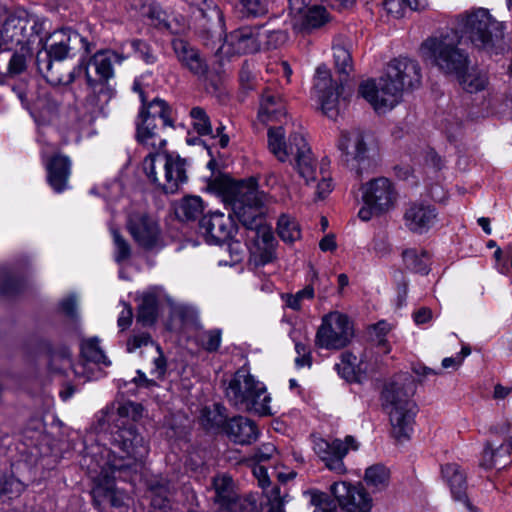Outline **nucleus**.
Instances as JSON below:
<instances>
[{
  "mask_svg": "<svg viewBox=\"0 0 512 512\" xmlns=\"http://www.w3.org/2000/svg\"><path fill=\"white\" fill-rule=\"evenodd\" d=\"M421 84V68L409 58L391 60L385 73L375 80L360 84L359 93L378 112L392 109L401 99L404 90L414 89Z\"/></svg>",
  "mask_w": 512,
  "mask_h": 512,
  "instance_id": "nucleus-1",
  "label": "nucleus"
},
{
  "mask_svg": "<svg viewBox=\"0 0 512 512\" xmlns=\"http://www.w3.org/2000/svg\"><path fill=\"white\" fill-rule=\"evenodd\" d=\"M214 186L223 199L231 204L239 221L250 231L263 223L262 207L267 201V195L258 190L256 179L236 181L223 176L215 180Z\"/></svg>",
  "mask_w": 512,
  "mask_h": 512,
  "instance_id": "nucleus-2",
  "label": "nucleus"
},
{
  "mask_svg": "<svg viewBox=\"0 0 512 512\" xmlns=\"http://www.w3.org/2000/svg\"><path fill=\"white\" fill-rule=\"evenodd\" d=\"M283 126L270 127L267 132L268 149L280 162H291L307 185L318 180L317 162L304 135L293 132L286 141Z\"/></svg>",
  "mask_w": 512,
  "mask_h": 512,
  "instance_id": "nucleus-3",
  "label": "nucleus"
},
{
  "mask_svg": "<svg viewBox=\"0 0 512 512\" xmlns=\"http://www.w3.org/2000/svg\"><path fill=\"white\" fill-rule=\"evenodd\" d=\"M122 43L118 50L105 48L89 55L86 53L80 59L81 74L84 73L87 85L93 90L86 97V102L90 106L91 112L102 109L103 105L96 94V89L100 86V94H108L109 89L106 85L115 77V65L122 64L130 57V53L125 51V45Z\"/></svg>",
  "mask_w": 512,
  "mask_h": 512,
  "instance_id": "nucleus-4",
  "label": "nucleus"
},
{
  "mask_svg": "<svg viewBox=\"0 0 512 512\" xmlns=\"http://www.w3.org/2000/svg\"><path fill=\"white\" fill-rule=\"evenodd\" d=\"M111 431L110 443L113 450L107 453V461L102 467L111 470L112 473H119L121 479L126 471L136 470L138 464L142 463L148 455L149 448L144 438L137 433L133 423H121Z\"/></svg>",
  "mask_w": 512,
  "mask_h": 512,
  "instance_id": "nucleus-5",
  "label": "nucleus"
},
{
  "mask_svg": "<svg viewBox=\"0 0 512 512\" xmlns=\"http://www.w3.org/2000/svg\"><path fill=\"white\" fill-rule=\"evenodd\" d=\"M456 29L461 40L470 42L477 49L498 53L505 48L503 25L486 9L460 15Z\"/></svg>",
  "mask_w": 512,
  "mask_h": 512,
  "instance_id": "nucleus-6",
  "label": "nucleus"
},
{
  "mask_svg": "<svg viewBox=\"0 0 512 512\" xmlns=\"http://www.w3.org/2000/svg\"><path fill=\"white\" fill-rule=\"evenodd\" d=\"M187 160L166 150L149 152L142 167L149 182L165 194L177 193L188 181Z\"/></svg>",
  "mask_w": 512,
  "mask_h": 512,
  "instance_id": "nucleus-7",
  "label": "nucleus"
},
{
  "mask_svg": "<svg viewBox=\"0 0 512 512\" xmlns=\"http://www.w3.org/2000/svg\"><path fill=\"white\" fill-rule=\"evenodd\" d=\"M412 392L405 382L388 383L383 392V407L389 415L391 434L398 441L409 439L416 415Z\"/></svg>",
  "mask_w": 512,
  "mask_h": 512,
  "instance_id": "nucleus-8",
  "label": "nucleus"
},
{
  "mask_svg": "<svg viewBox=\"0 0 512 512\" xmlns=\"http://www.w3.org/2000/svg\"><path fill=\"white\" fill-rule=\"evenodd\" d=\"M226 397L231 405L260 416L272 415L271 397L265 385L245 370H238L229 381Z\"/></svg>",
  "mask_w": 512,
  "mask_h": 512,
  "instance_id": "nucleus-9",
  "label": "nucleus"
},
{
  "mask_svg": "<svg viewBox=\"0 0 512 512\" xmlns=\"http://www.w3.org/2000/svg\"><path fill=\"white\" fill-rule=\"evenodd\" d=\"M283 38V33L279 31H263L260 27L244 26L225 36L218 53L225 57L255 53L260 50L265 39L268 40L266 44L270 47L272 46V40L278 41Z\"/></svg>",
  "mask_w": 512,
  "mask_h": 512,
  "instance_id": "nucleus-10",
  "label": "nucleus"
},
{
  "mask_svg": "<svg viewBox=\"0 0 512 512\" xmlns=\"http://www.w3.org/2000/svg\"><path fill=\"white\" fill-rule=\"evenodd\" d=\"M354 337V325L351 319L339 311H331L321 319L315 345L321 349L340 350L348 346Z\"/></svg>",
  "mask_w": 512,
  "mask_h": 512,
  "instance_id": "nucleus-11",
  "label": "nucleus"
},
{
  "mask_svg": "<svg viewBox=\"0 0 512 512\" xmlns=\"http://www.w3.org/2000/svg\"><path fill=\"white\" fill-rule=\"evenodd\" d=\"M425 57L446 74L458 75L468 66V56L449 37L430 38L422 45Z\"/></svg>",
  "mask_w": 512,
  "mask_h": 512,
  "instance_id": "nucleus-12",
  "label": "nucleus"
},
{
  "mask_svg": "<svg viewBox=\"0 0 512 512\" xmlns=\"http://www.w3.org/2000/svg\"><path fill=\"white\" fill-rule=\"evenodd\" d=\"M126 229L134 242L145 250H154L163 245L160 224L155 217L144 211L128 214Z\"/></svg>",
  "mask_w": 512,
  "mask_h": 512,
  "instance_id": "nucleus-13",
  "label": "nucleus"
},
{
  "mask_svg": "<svg viewBox=\"0 0 512 512\" xmlns=\"http://www.w3.org/2000/svg\"><path fill=\"white\" fill-rule=\"evenodd\" d=\"M359 444L353 436H346L344 440L333 439L328 441L324 438H316L313 442V450L324 462L325 466L337 473L344 474L346 467L343 459L350 450H357Z\"/></svg>",
  "mask_w": 512,
  "mask_h": 512,
  "instance_id": "nucleus-14",
  "label": "nucleus"
},
{
  "mask_svg": "<svg viewBox=\"0 0 512 512\" xmlns=\"http://www.w3.org/2000/svg\"><path fill=\"white\" fill-rule=\"evenodd\" d=\"M77 45H80V48L87 54H90L95 48V44L80 36L76 31L67 28L56 30L46 39L43 59L64 61Z\"/></svg>",
  "mask_w": 512,
  "mask_h": 512,
  "instance_id": "nucleus-15",
  "label": "nucleus"
},
{
  "mask_svg": "<svg viewBox=\"0 0 512 512\" xmlns=\"http://www.w3.org/2000/svg\"><path fill=\"white\" fill-rule=\"evenodd\" d=\"M362 201L372 206L378 214L392 210L397 202L398 193L393 183L386 177L374 178L361 187Z\"/></svg>",
  "mask_w": 512,
  "mask_h": 512,
  "instance_id": "nucleus-16",
  "label": "nucleus"
},
{
  "mask_svg": "<svg viewBox=\"0 0 512 512\" xmlns=\"http://www.w3.org/2000/svg\"><path fill=\"white\" fill-rule=\"evenodd\" d=\"M339 89L338 84L332 80L329 70L325 66H319L316 70L314 95L322 112L331 119H335L340 111Z\"/></svg>",
  "mask_w": 512,
  "mask_h": 512,
  "instance_id": "nucleus-17",
  "label": "nucleus"
},
{
  "mask_svg": "<svg viewBox=\"0 0 512 512\" xmlns=\"http://www.w3.org/2000/svg\"><path fill=\"white\" fill-rule=\"evenodd\" d=\"M331 493L346 512H370L372 509L373 500L360 484L351 485L345 481L336 482L331 485Z\"/></svg>",
  "mask_w": 512,
  "mask_h": 512,
  "instance_id": "nucleus-18",
  "label": "nucleus"
},
{
  "mask_svg": "<svg viewBox=\"0 0 512 512\" xmlns=\"http://www.w3.org/2000/svg\"><path fill=\"white\" fill-rule=\"evenodd\" d=\"M81 355L85 363L73 365L70 356L68 354H63L60 357L62 365L59 368V371L66 372L67 367H69L73 370L76 377H82L86 380H90L93 376L86 372V365L90 363L95 365L102 364L106 367L110 365V361L100 348L99 340L97 338H90L82 342ZM53 369L58 370L57 367H53Z\"/></svg>",
  "mask_w": 512,
  "mask_h": 512,
  "instance_id": "nucleus-19",
  "label": "nucleus"
},
{
  "mask_svg": "<svg viewBox=\"0 0 512 512\" xmlns=\"http://www.w3.org/2000/svg\"><path fill=\"white\" fill-rule=\"evenodd\" d=\"M136 140L139 145L149 150V152L164 151L167 145L166 139L159 134L154 117L146 109L145 104L139 112L136 123Z\"/></svg>",
  "mask_w": 512,
  "mask_h": 512,
  "instance_id": "nucleus-20",
  "label": "nucleus"
},
{
  "mask_svg": "<svg viewBox=\"0 0 512 512\" xmlns=\"http://www.w3.org/2000/svg\"><path fill=\"white\" fill-rule=\"evenodd\" d=\"M213 486L215 489L217 512H243L246 509L247 500L236 493L230 476L221 475L215 477Z\"/></svg>",
  "mask_w": 512,
  "mask_h": 512,
  "instance_id": "nucleus-21",
  "label": "nucleus"
},
{
  "mask_svg": "<svg viewBox=\"0 0 512 512\" xmlns=\"http://www.w3.org/2000/svg\"><path fill=\"white\" fill-rule=\"evenodd\" d=\"M37 67L46 80L53 85H69L81 74L80 62L68 67L63 60L42 59L41 52L37 54Z\"/></svg>",
  "mask_w": 512,
  "mask_h": 512,
  "instance_id": "nucleus-22",
  "label": "nucleus"
},
{
  "mask_svg": "<svg viewBox=\"0 0 512 512\" xmlns=\"http://www.w3.org/2000/svg\"><path fill=\"white\" fill-rule=\"evenodd\" d=\"M171 46L183 68L197 77H204L207 74L208 64L196 47L182 38H174Z\"/></svg>",
  "mask_w": 512,
  "mask_h": 512,
  "instance_id": "nucleus-23",
  "label": "nucleus"
},
{
  "mask_svg": "<svg viewBox=\"0 0 512 512\" xmlns=\"http://www.w3.org/2000/svg\"><path fill=\"white\" fill-rule=\"evenodd\" d=\"M200 229L209 243L220 244L232 237L234 224L229 216L221 212H213L201 219Z\"/></svg>",
  "mask_w": 512,
  "mask_h": 512,
  "instance_id": "nucleus-24",
  "label": "nucleus"
},
{
  "mask_svg": "<svg viewBox=\"0 0 512 512\" xmlns=\"http://www.w3.org/2000/svg\"><path fill=\"white\" fill-rule=\"evenodd\" d=\"M143 347L150 348L155 354L153 356V368L150 370V374L157 379H162L167 370V362L161 347L154 343L149 333L134 330L126 342L127 352L133 353Z\"/></svg>",
  "mask_w": 512,
  "mask_h": 512,
  "instance_id": "nucleus-25",
  "label": "nucleus"
},
{
  "mask_svg": "<svg viewBox=\"0 0 512 512\" xmlns=\"http://www.w3.org/2000/svg\"><path fill=\"white\" fill-rule=\"evenodd\" d=\"M338 148L342 151L347 164L354 168V162L360 163L366 159L368 151L364 134L358 129L343 131L338 141Z\"/></svg>",
  "mask_w": 512,
  "mask_h": 512,
  "instance_id": "nucleus-26",
  "label": "nucleus"
},
{
  "mask_svg": "<svg viewBox=\"0 0 512 512\" xmlns=\"http://www.w3.org/2000/svg\"><path fill=\"white\" fill-rule=\"evenodd\" d=\"M437 218L433 206L424 203H412L404 214L405 225L415 233H424L429 230Z\"/></svg>",
  "mask_w": 512,
  "mask_h": 512,
  "instance_id": "nucleus-27",
  "label": "nucleus"
},
{
  "mask_svg": "<svg viewBox=\"0 0 512 512\" xmlns=\"http://www.w3.org/2000/svg\"><path fill=\"white\" fill-rule=\"evenodd\" d=\"M442 475L450 487L455 500L464 503L469 512H479L466 495L467 481L465 471L456 463H448L442 467Z\"/></svg>",
  "mask_w": 512,
  "mask_h": 512,
  "instance_id": "nucleus-28",
  "label": "nucleus"
},
{
  "mask_svg": "<svg viewBox=\"0 0 512 512\" xmlns=\"http://www.w3.org/2000/svg\"><path fill=\"white\" fill-rule=\"evenodd\" d=\"M251 233L253 235L250 237L254 241L251 253L257 262L261 265L271 262L275 258V238L272 231L261 223Z\"/></svg>",
  "mask_w": 512,
  "mask_h": 512,
  "instance_id": "nucleus-29",
  "label": "nucleus"
},
{
  "mask_svg": "<svg viewBox=\"0 0 512 512\" xmlns=\"http://www.w3.org/2000/svg\"><path fill=\"white\" fill-rule=\"evenodd\" d=\"M47 179L50 186L56 192L66 189L71 174V161L69 157L55 154L46 164Z\"/></svg>",
  "mask_w": 512,
  "mask_h": 512,
  "instance_id": "nucleus-30",
  "label": "nucleus"
},
{
  "mask_svg": "<svg viewBox=\"0 0 512 512\" xmlns=\"http://www.w3.org/2000/svg\"><path fill=\"white\" fill-rule=\"evenodd\" d=\"M190 117L194 130L202 136H210L212 139L219 138V145L225 148L229 144V136L224 133L225 126L220 124L215 132L212 129L210 117L201 107H193L190 110Z\"/></svg>",
  "mask_w": 512,
  "mask_h": 512,
  "instance_id": "nucleus-31",
  "label": "nucleus"
},
{
  "mask_svg": "<svg viewBox=\"0 0 512 512\" xmlns=\"http://www.w3.org/2000/svg\"><path fill=\"white\" fill-rule=\"evenodd\" d=\"M119 477V473H112L111 470L106 467H101V471L95 477V487L92 491L94 501L98 498H108L111 505L114 507H121L123 505L122 499L117 495L115 490V479Z\"/></svg>",
  "mask_w": 512,
  "mask_h": 512,
  "instance_id": "nucleus-32",
  "label": "nucleus"
},
{
  "mask_svg": "<svg viewBox=\"0 0 512 512\" xmlns=\"http://www.w3.org/2000/svg\"><path fill=\"white\" fill-rule=\"evenodd\" d=\"M225 432L235 443L250 444L257 439L258 431L253 421L236 416L225 423Z\"/></svg>",
  "mask_w": 512,
  "mask_h": 512,
  "instance_id": "nucleus-33",
  "label": "nucleus"
},
{
  "mask_svg": "<svg viewBox=\"0 0 512 512\" xmlns=\"http://www.w3.org/2000/svg\"><path fill=\"white\" fill-rule=\"evenodd\" d=\"M285 114V104L281 96L269 89L265 90L260 100L258 119L263 123L279 121Z\"/></svg>",
  "mask_w": 512,
  "mask_h": 512,
  "instance_id": "nucleus-34",
  "label": "nucleus"
},
{
  "mask_svg": "<svg viewBox=\"0 0 512 512\" xmlns=\"http://www.w3.org/2000/svg\"><path fill=\"white\" fill-rule=\"evenodd\" d=\"M196 1L199 17L204 21L202 26L207 32H212L214 28H222L224 26L223 13L214 0Z\"/></svg>",
  "mask_w": 512,
  "mask_h": 512,
  "instance_id": "nucleus-35",
  "label": "nucleus"
},
{
  "mask_svg": "<svg viewBox=\"0 0 512 512\" xmlns=\"http://www.w3.org/2000/svg\"><path fill=\"white\" fill-rule=\"evenodd\" d=\"M457 77L462 89L468 93L483 91L489 83L487 73L477 67L466 68Z\"/></svg>",
  "mask_w": 512,
  "mask_h": 512,
  "instance_id": "nucleus-36",
  "label": "nucleus"
},
{
  "mask_svg": "<svg viewBox=\"0 0 512 512\" xmlns=\"http://www.w3.org/2000/svg\"><path fill=\"white\" fill-rule=\"evenodd\" d=\"M176 217L181 221H194L202 215L204 204L199 196H185L174 207Z\"/></svg>",
  "mask_w": 512,
  "mask_h": 512,
  "instance_id": "nucleus-37",
  "label": "nucleus"
},
{
  "mask_svg": "<svg viewBox=\"0 0 512 512\" xmlns=\"http://www.w3.org/2000/svg\"><path fill=\"white\" fill-rule=\"evenodd\" d=\"M328 21L329 14L324 7L311 5L308 9H306L303 17H300L298 20H296L293 25L295 27H299L300 29L309 30L320 28Z\"/></svg>",
  "mask_w": 512,
  "mask_h": 512,
  "instance_id": "nucleus-38",
  "label": "nucleus"
},
{
  "mask_svg": "<svg viewBox=\"0 0 512 512\" xmlns=\"http://www.w3.org/2000/svg\"><path fill=\"white\" fill-rule=\"evenodd\" d=\"M59 101L50 93L41 94L32 104L31 111L43 122H50L57 114Z\"/></svg>",
  "mask_w": 512,
  "mask_h": 512,
  "instance_id": "nucleus-39",
  "label": "nucleus"
},
{
  "mask_svg": "<svg viewBox=\"0 0 512 512\" xmlns=\"http://www.w3.org/2000/svg\"><path fill=\"white\" fill-rule=\"evenodd\" d=\"M405 266L413 272L428 274L430 271V255L424 250L407 249L402 254Z\"/></svg>",
  "mask_w": 512,
  "mask_h": 512,
  "instance_id": "nucleus-40",
  "label": "nucleus"
},
{
  "mask_svg": "<svg viewBox=\"0 0 512 512\" xmlns=\"http://www.w3.org/2000/svg\"><path fill=\"white\" fill-rule=\"evenodd\" d=\"M390 480V471L382 464H375L365 471L364 481L373 491H382L387 488Z\"/></svg>",
  "mask_w": 512,
  "mask_h": 512,
  "instance_id": "nucleus-41",
  "label": "nucleus"
},
{
  "mask_svg": "<svg viewBox=\"0 0 512 512\" xmlns=\"http://www.w3.org/2000/svg\"><path fill=\"white\" fill-rule=\"evenodd\" d=\"M157 318V298L153 294H146L142 297L138 307L137 324L151 326Z\"/></svg>",
  "mask_w": 512,
  "mask_h": 512,
  "instance_id": "nucleus-42",
  "label": "nucleus"
},
{
  "mask_svg": "<svg viewBox=\"0 0 512 512\" xmlns=\"http://www.w3.org/2000/svg\"><path fill=\"white\" fill-rule=\"evenodd\" d=\"M428 6L427 0H385L384 8L392 16L399 18L404 16L407 8L421 11Z\"/></svg>",
  "mask_w": 512,
  "mask_h": 512,
  "instance_id": "nucleus-43",
  "label": "nucleus"
},
{
  "mask_svg": "<svg viewBox=\"0 0 512 512\" xmlns=\"http://www.w3.org/2000/svg\"><path fill=\"white\" fill-rule=\"evenodd\" d=\"M225 408L219 404L211 407H204L201 410L200 420L202 425L207 429L218 428L226 423Z\"/></svg>",
  "mask_w": 512,
  "mask_h": 512,
  "instance_id": "nucleus-44",
  "label": "nucleus"
},
{
  "mask_svg": "<svg viewBox=\"0 0 512 512\" xmlns=\"http://www.w3.org/2000/svg\"><path fill=\"white\" fill-rule=\"evenodd\" d=\"M277 232L279 237L287 243H293L300 239L301 231L297 221L288 216L282 215L277 224Z\"/></svg>",
  "mask_w": 512,
  "mask_h": 512,
  "instance_id": "nucleus-45",
  "label": "nucleus"
},
{
  "mask_svg": "<svg viewBox=\"0 0 512 512\" xmlns=\"http://www.w3.org/2000/svg\"><path fill=\"white\" fill-rule=\"evenodd\" d=\"M236 10L243 18L258 17L268 11L267 0H239Z\"/></svg>",
  "mask_w": 512,
  "mask_h": 512,
  "instance_id": "nucleus-46",
  "label": "nucleus"
},
{
  "mask_svg": "<svg viewBox=\"0 0 512 512\" xmlns=\"http://www.w3.org/2000/svg\"><path fill=\"white\" fill-rule=\"evenodd\" d=\"M111 235L114 244V259L117 263L128 260L132 254V248L128 240L120 233L119 230L112 228Z\"/></svg>",
  "mask_w": 512,
  "mask_h": 512,
  "instance_id": "nucleus-47",
  "label": "nucleus"
},
{
  "mask_svg": "<svg viewBox=\"0 0 512 512\" xmlns=\"http://www.w3.org/2000/svg\"><path fill=\"white\" fill-rule=\"evenodd\" d=\"M27 68L26 56L22 53H14L10 56L8 65L5 69H0V82L5 77H15L23 73Z\"/></svg>",
  "mask_w": 512,
  "mask_h": 512,
  "instance_id": "nucleus-48",
  "label": "nucleus"
},
{
  "mask_svg": "<svg viewBox=\"0 0 512 512\" xmlns=\"http://www.w3.org/2000/svg\"><path fill=\"white\" fill-rule=\"evenodd\" d=\"M333 57L338 72L348 74L352 70L351 54L343 44L333 45Z\"/></svg>",
  "mask_w": 512,
  "mask_h": 512,
  "instance_id": "nucleus-49",
  "label": "nucleus"
},
{
  "mask_svg": "<svg viewBox=\"0 0 512 512\" xmlns=\"http://www.w3.org/2000/svg\"><path fill=\"white\" fill-rule=\"evenodd\" d=\"M282 298L288 308L299 311L302 308V302L304 300H312L314 298V288L311 285H307L297 293L285 294Z\"/></svg>",
  "mask_w": 512,
  "mask_h": 512,
  "instance_id": "nucleus-50",
  "label": "nucleus"
},
{
  "mask_svg": "<svg viewBox=\"0 0 512 512\" xmlns=\"http://www.w3.org/2000/svg\"><path fill=\"white\" fill-rule=\"evenodd\" d=\"M357 357L351 353L345 352L341 355L340 363L336 364L338 373L346 380L355 379Z\"/></svg>",
  "mask_w": 512,
  "mask_h": 512,
  "instance_id": "nucleus-51",
  "label": "nucleus"
},
{
  "mask_svg": "<svg viewBox=\"0 0 512 512\" xmlns=\"http://www.w3.org/2000/svg\"><path fill=\"white\" fill-rule=\"evenodd\" d=\"M148 109L152 116L154 117V121L156 118H159L162 120L164 126L173 127V121L170 117V111L165 103V101L155 98L153 101L150 102V104L146 107Z\"/></svg>",
  "mask_w": 512,
  "mask_h": 512,
  "instance_id": "nucleus-52",
  "label": "nucleus"
},
{
  "mask_svg": "<svg viewBox=\"0 0 512 512\" xmlns=\"http://www.w3.org/2000/svg\"><path fill=\"white\" fill-rule=\"evenodd\" d=\"M201 346L207 351H216L221 344V332L219 330L204 331L199 335Z\"/></svg>",
  "mask_w": 512,
  "mask_h": 512,
  "instance_id": "nucleus-53",
  "label": "nucleus"
},
{
  "mask_svg": "<svg viewBox=\"0 0 512 512\" xmlns=\"http://www.w3.org/2000/svg\"><path fill=\"white\" fill-rule=\"evenodd\" d=\"M311 504L315 507L314 512H335V507L323 492H311Z\"/></svg>",
  "mask_w": 512,
  "mask_h": 512,
  "instance_id": "nucleus-54",
  "label": "nucleus"
},
{
  "mask_svg": "<svg viewBox=\"0 0 512 512\" xmlns=\"http://www.w3.org/2000/svg\"><path fill=\"white\" fill-rule=\"evenodd\" d=\"M295 351L297 353V357L295 358L296 366L298 368H302L305 366L310 367L312 364L310 346L306 343L296 341L295 342Z\"/></svg>",
  "mask_w": 512,
  "mask_h": 512,
  "instance_id": "nucleus-55",
  "label": "nucleus"
},
{
  "mask_svg": "<svg viewBox=\"0 0 512 512\" xmlns=\"http://www.w3.org/2000/svg\"><path fill=\"white\" fill-rule=\"evenodd\" d=\"M471 349L468 346H463L461 351L453 357H446L442 360L441 366L443 369L457 370L462 365L464 359L470 355Z\"/></svg>",
  "mask_w": 512,
  "mask_h": 512,
  "instance_id": "nucleus-56",
  "label": "nucleus"
},
{
  "mask_svg": "<svg viewBox=\"0 0 512 512\" xmlns=\"http://www.w3.org/2000/svg\"><path fill=\"white\" fill-rule=\"evenodd\" d=\"M499 453V448L494 449L490 442H487L484 446L481 459H480V465L486 469H491L496 466L497 464V455Z\"/></svg>",
  "mask_w": 512,
  "mask_h": 512,
  "instance_id": "nucleus-57",
  "label": "nucleus"
},
{
  "mask_svg": "<svg viewBox=\"0 0 512 512\" xmlns=\"http://www.w3.org/2000/svg\"><path fill=\"white\" fill-rule=\"evenodd\" d=\"M312 0H289V14L292 17L293 23L311 6Z\"/></svg>",
  "mask_w": 512,
  "mask_h": 512,
  "instance_id": "nucleus-58",
  "label": "nucleus"
},
{
  "mask_svg": "<svg viewBox=\"0 0 512 512\" xmlns=\"http://www.w3.org/2000/svg\"><path fill=\"white\" fill-rule=\"evenodd\" d=\"M285 497L280 495V488L274 487L269 495V509L268 512H285L284 511Z\"/></svg>",
  "mask_w": 512,
  "mask_h": 512,
  "instance_id": "nucleus-59",
  "label": "nucleus"
},
{
  "mask_svg": "<svg viewBox=\"0 0 512 512\" xmlns=\"http://www.w3.org/2000/svg\"><path fill=\"white\" fill-rule=\"evenodd\" d=\"M373 251L380 257L387 255L390 252V244L384 235L376 236L372 241Z\"/></svg>",
  "mask_w": 512,
  "mask_h": 512,
  "instance_id": "nucleus-60",
  "label": "nucleus"
},
{
  "mask_svg": "<svg viewBox=\"0 0 512 512\" xmlns=\"http://www.w3.org/2000/svg\"><path fill=\"white\" fill-rule=\"evenodd\" d=\"M277 452L276 447L271 443L262 444L255 452L254 458L258 462H263L271 459Z\"/></svg>",
  "mask_w": 512,
  "mask_h": 512,
  "instance_id": "nucleus-61",
  "label": "nucleus"
},
{
  "mask_svg": "<svg viewBox=\"0 0 512 512\" xmlns=\"http://www.w3.org/2000/svg\"><path fill=\"white\" fill-rule=\"evenodd\" d=\"M133 312L131 306L126 303H123V309L120 312L118 317V326L121 330L127 329L132 323Z\"/></svg>",
  "mask_w": 512,
  "mask_h": 512,
  "instance_id": "nucleus-62",
  "label": "nucleus"
},
{
  "mask_svg": "<svg viewBox=\"0 0 512 512\" xmlns=\"http://www.w3.org/2000/svg\"><path fill=\"white\" fill-rule=\"evenodd\" d=\"M332 191V182L330 178L322 176L317 183L316 196L318 199H324Z\"/></svg>",
  "mask_w": 512,
  "mask_h": 512,
  "instance_id": "nucleus-63",
  "label": "nucleus"
},
{
  "mask_svg": "<svg viewBox=\"0 0 512 512\" xmlns=\"http://www.w3.org/2000/svg\"><path fill=\"white\" fill-rule=\"evenodd\" d=\"M61 309L69 316H74L77 309V300L75 297H69L61 302Z\"/></svg>",
  "mask_w": 512,
  "mask_h": 512,
  "instance_id": "nucleus-64",
  "label": "nucleus"
}]
</instances>
